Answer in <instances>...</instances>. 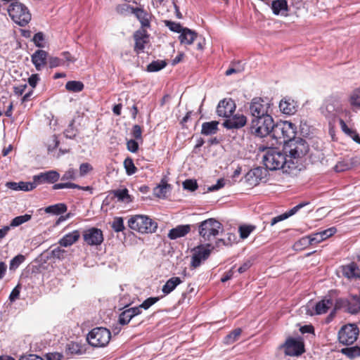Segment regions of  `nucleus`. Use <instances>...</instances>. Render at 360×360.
<instances>
[{"mask_svg": "<svg viewBox=\"0 0 360 360\" xmlns=\"http://www.w3.org/2000/svg\"><path fill=\"white\" fill-rule=\"evenodd\" d=\"M126 173L128 175H132L137 172V168L134 165L133 159L130 157H127L123 162Z\"/></svg>", "mask_w": 360, "mask_h": 360, "instance_id": "nucleus-44", "label": "nucleus"}, {"mask_svg": "<svg viewBox=\"0 0 360 360\" xmlns=\"http://www.w3.org/2000/svg\"><path fill=\"white\" fill-rule=\"evenodd\" d=\"M191 225H178L169 231L167 236L171 240H175L179 238L184 237L191 231Z\"/></svg>", "mask_w": 360, "mask_h": 360, "instance_id": "nucleus-23", "label": "nucleus"}, {"mask_svg": "<svg viewBox=\"0 0 360 360\" xmlns=\"http://www.w3.org/2000/svg\"><path fill=\"white\" fill-rule=\"evenodd\" d=\"M184 188L191 191H194L198 188V184L196 180L186 179L183 183Z\"/></svg>", "mask_w": 360, "mask_h": 360, "instance_id": "nucleus-53", "label": "nucleus"}, {"mask_svg": "<svg viewBox=\"0 0 360 360\" xmlns=\"http://www.w3.org/2000/svg\"><path fill=\"white\" fill-rule=\"evenodd\" d=\"M134 40V51L136 54L143 53L146 44L149 43V34L145 29H139L133 35Z\"/></svg>", "mask_w": 360, "mask_h": 360, "instance_id": "nucleus-15", "label": "nucleus"}, {"mask_svg": "<svg viewBox=\"0 0 360 360\" xmlns=\"http://www.w3.org/2000/svg\"><path fill=\"white\" fill-rule=\"evenodd\" d=\"M281 348L284 349V353L287 356H298L304 352V345L302 340L288 338L285 342L281 345Z\"/></svg>", "mask_w": 360, "mask_h": 360, "instance_id": "nucleus-11", "label": "nucleus"}, {"mask_svg": "<svg viewBox=\"0 0 360 360\" xmlns=\"http://www.w3.org/2000/svg\"><path fill=\"white\" fill-rule=\"evenodd\" d=\"M82 237L84 243L90 246L100 245L104 240L102 230L96 227H91L84 230Z\"/></svg>", "mask_w": 360, "mask_h": 360, "instance_id": "nucleus-13", "label": "nucleus"}, {"mask_svg": "<svg viewBox=\"0 0 360 360\" xmlns=\"http://www.w3.org/2000/svg\"><path fill=\"white\" fill-rule=\"evenodd\" d=\"M127 9H129L131 12L136 17L141 23L140 29H145L150 27V22L153 18V14L148 12L143 7H133L130 5H126Z\"/></svg>", "mask_w": 360, "mask_h": 360, "instance_id": "nucleus-14", "label": "nucleus"}, {"mask_svg": "<svg viewBox=\"0 0 360 360\" xmlns=\"http://www.w3.org/2000/svg\"><path fill=\"white\" fill-rule=\"evenodd\" d=\"M271 103L266 99L255 97L250 103L249 111L253 118L271 115Z\"/></svg>", "mask_w": 360, "mask_h": 360, "instance_id": "nucleus-10", "label": "nucleus"}, {"mask_svg": "<svg viewBox=\"0 0 360 360\" xmlns=\"http://www.w3.org/2000/svg\"><path fill=\"white\" fill-rule=\"evenodd\" d=\"M339 123H340V126L342 131L345 134H347V136L351 137L356 143H360V138H359V134L356 130L350 129L347 125L345 122L342 119L340 120Z\"/></svg>", "mask_w": 360, "mask_h": 360, "instance_id": "nucleus-33", "label": "nucleus"}, {"mask_svg": "<svg viewBox=\"0 0 360 360\" xmlns=\"http://www.w3.org/2000/svg\"><path fill=\"white\" fill-rule=\"evenodd\" d=\"M360 311V301L356 297L347 299L346 312L352 314H356Z\"/></svg>", "mask_w": 360, "mask_h": 360, "instance_id": "nucleus-35", "label": "nucleus"}, {"mask_svg": "<svg viewBox=\"0 0 360 360\" xmlns=\"http://www.w3.org/2000/svg\"><path fill=\"white\" fill-rule=\"evenodd\" d=\"M86 352L84 345L76 342H70L65 346V353L70 355H82Z\"/></svg>", "mask_w": 360, "mask_h": 360, "instance_id": "nucleus-26", "label": "nucleus"}, {"mask_svg": "<svg viewBox=\"0 0 360 360\" xmlns=\"http://www.w3.org/2000/svg\"><path fill=\"white\" fill-rule=\"evenodd\" d=\"M308 236L310 240L311 246H315L323 241V238H321L319 232L313 233Z\"/></svg>", "mask_w": 360, "mask_h": 360, "instance_id": "nucleus-57", "label": "nucleus"}, {"mask_svg": "<svg viewBox=\"0 0 360 360\" xmlns=\"http://www.w3.org/2000/svg\"><path fill=\"white\" fill-rule=\"evenodd\" d=\"M256 229V226L252 224L241 225L238 228L240 238L242 239L247 238L250 234Z\"/></svg>", "mask_w": 360, "mask_h": 360, "instance_id": "nucleus-40", "label": "nucleus"}, {"mask_svg": "<svg viewBox=\"0 0 360 360\" xmlns=\"http://www.w3.org/2000/svg\"><path fill=\"white\" fill-rule=\"evenodd\" d=\"M32 62L37 70H41L47 63L48 53L44 50H37L32 55Z\"/></svg>", "mask_w": 360, "mask_h": 360, "instance_id": "nucleus-21", "label": "nucleus"}, {"mask_svg": "<svg viewBox=\"0 0 360 360\" xmlns=\"http://www.w3.org/2000/svg\"><path fill=\"white\" fill-rule=\"evenodd\" d=\"M333 296L334 292L330 291L321 300L318 302L314 307L315 314L318 315L326 314L333 306Z\"/></svg>", "mask_w": 360, "mask_h": 360, "instance_id": "nucleus-18", "label": "nucleus"}, {"mask_svg": "<svg viewBox=\"0 0 360 360\" xmlns=\"http://www.w3.org/2000/svg\"><path fill=\"white\" fill-rule=\"evenodd\" d=\"M65 137L72 139L76 136V129L74 127V120L71 122L68 127L64 131Z\"/></svg>", "mask_w": 360, "mask_h": 360, "instance_id": "nucleus-54", "label": "nucleus"}, {"mask_svg": "<svg viewBox=\"0 0 360 360\" xmlns=\"http://www.w3.org/2000/svg\"><path fill=\"white\" fill-rule=\"evenodd\" d=\"M341 352L349 358H354L360 356V347L356 346L345 347L341 349Z\"/></svg>", "mask_w": 360, "mask_h": 360, "instance_id": "nucleus-45", "label": "nucleus"}, {"mask_svg": "<svg viewBox=\"0 0 360 360\" xmlns=\"http://www.w3.org/2000/svg\"><path fill=\"white\" fill-rule=\"evenodd\" d=\"M167 65L165 60H158L151 62L147 65V71L150 72H158L165 68Z\"/></svg>", "mask_w": 360, "mask_h": 360, "instance_id": "nucleus-39", "label": "nucleus"}, {"mask_svg": "<svg viewBox=\"0 0 360 360\" xmlns=\"http://www.w3.org/2000/svg\"><path fill=\"white\" fill-rule=\"evenodd\" d=\"M25 256L22 255H18L14 257L10 262V269L17 268L21 263L25 261Z\"/></svg>", "mask_w": 360, "mask_h": 360, "instance_id": "nucleus-55", "label": "nucleus"}, {"mask_svg": "<svg viewBox=\"0 0 360 360\" xmlns=\"http://www.w3.org/2000/svg\"><path fill=\"white\" fill-rule=\"evenodd\" d=\"M251 175H254L259 183V181L262 179V169L260 167H256L250 169L248 172V177H250Z\"/></svg>", "mask_w": 360, "mask_h": 360, "instance_id": "nucleus-62", "label": "nucleus"}, {"mask_svg": "<svg viewBox=\"0 0 360 360\" xmlns=\"http://www.w3.org/2000/svg\"><path fill=\"white\" fill-rule=\"evenodd\" d=\"M142 312L139 307H131L124 310L119 316L118 322L120 324L127 325L129 321L136 316Z\"/></svg>", "mask_w": 360, "mask_h": 360, "instance_id": "nucleus-20", "label": "nucleus"}, {"mask_svg": "<svg viewBox=\"0 0 360 360\" xmlns=\"http://www.w3.org/2000/svg\"><path fill=\"white\" fill-rule=\"evenodd\" d=\"M351 105L360 107V87L354 90L349 97Z\"/></svg>", "mask_w": 360, "mask_h": 360, "instance_id": "nucleus-49", "label": "nucleus"}, {"mask_svg": "<svg viewBox=\"0 0 360 360\" xmlns=\"http://www.w3.org/2000/svg\"><path fill=\"white\" fill-rule=\"evenodd\" d=\"M334 292L333 296V306L334 309L340 310L344 309L346 311L347 299L345 298H337V295L335 291H333Z\"/></svg>", "mask_w": 360, "mask_h": 360, "instance_id": "nucleus-42", "label": "nucleus"}, {"mask_svg": "<svg viewBox=\"0 0 360 360\" xmlns=\"http://www.w3.org/2000/svg\"><path fill=\"white\" fill-rule=\"evenodd\" d=\"M44 40V35L42 32H39L34 34L33 37V41L36 46L43 48L44 46L42 42Z\"/></svg>", "mask_w": 360, "mask_h": 360, "instance_id": "nucleus-58", "label": "nucleus"}, {"mask_svg": "<svg viewBox=\"0 0 360 360\" xmlns=\"http://www.w3.org/2000/svg\"><path fill=\"white\" fill-rule=\"evenodd\" d=\"M167 188H170V185L162 180L160 184L154 188V193L159 198L165 197Z\"/></svg>", "mask_w": 360, "mask_h": 360, "instance_id": "nucleus-43", "label": "nucleus"}, {"mask_svg": "<svg viewBox=\"0 0 360 360\" xmlns=\"http://www.w3.org/2000/svg\"><path fill=\"white\" fill-rule=\"evenodd\" d=\"M343 275L348 278H357L360 276V268L355 262H351L342 266Z\"/></svg>", "mask_w": 360, "mask_h": 360, "instance_id": "nucleus-28", "label": "nucleus"}, {"mask_svg": "<svg viewBox=\"0 0 360 360\" xmlns=\"http://www.w3.org/2000/svg\"><path fill=\"white\" fill-rule=\"evenodd\" d=\"M287 161L288 157H286V155H285L274 148L269 149L263 158L264 165L269 170L283 168Z\"/></svg>", "mask_w": 360, "mask_h": 360, "instance_id": "nucleus-8", "label": "nucleus"}, {"mask_svg": "<svg viewBox=\"0 0 360 360\" xmlns=\"http://www.w3.org/2000/svg\"><path fill=\"white\" fill-rule=\"evenodd\" d=\"M242 330L240 328H236L227 335L225 338L226 343L232 344L236 341L240 336Z\"/></svg>", "mask_w": 360, "mask_h": 360, "instance_id": "nucleus-48", "label": "nucleus"}, {"mask_svg": "<svg viewBox=\"0 0 360 360\" xmlns=\"http://www.w3.org/2000/svg\"><path fill=\"white\" fill-rule=\"evenodd\" d=\"M7 10L12 20L20 27L27 25L31 20L32 15L30 10L20 2H12Z\"/></svg>", "mask_w": 360, "mask_h": 360, "instance_id": "nucleus-4", "label": "nucleus"}, {"mask_svg": "<svg viewBox=\"0 0 360 360\" xmlns=\"http://www.w3.org/2000/svg\"><path fill=\"white\" fill-rule=\"evenodd\" d=\"M115 197L117 198L119 201L129 202H131V198L129 194L127 188L117 189L112 191Z\"/></svg>", "mask_w": 360, "mask_h": 360, "instance_id": "nucleus-36", "label": "nucleus"}, {"mask_svg": "<svg viewBox=\"0 0 360 360\" xmlns=\"http://www.w3.org/2000/svg\"><path fill=\"white\" fill-rule=\"evenodd\" d=\"M279 108L285 115H293L297 111L294 101L285 98L280 101Z\"/></svg>", "mask_w": 360, "mask_h": 360, "instance_id": "nucleus-27", "label": "nucleus"}, {"mask_svg": "<svg viewBox=\"0 0 360 360\" xmlns=\"http://www.w3.org/2000/svg\"><path fill=\"white\" fill-rule=\"evenodd\" d=\"M93 170V167L88 162L82 163L79 166V175L81 176H85L89 172Z\"/></svg>", "mask_w": 360, "mask_h": 360, "instance_id": "nucleus-59", "label": "nucleus"}, {"mask_svg": "<svg viewBox=\"0 0 360 360\" xmlns=\"http://www.w3.org/2000/svg\"><path fill=\"white\" fill-rule=\"evenodd\" d=\"M311 246L309 236H303L300 240L296 241L293 245L294 249L297 251H301Z\"/></svg>", "mask_w": 360, "mask_h": 360, "instance_id": "nucleus-41", "label": "nucleus"}, {"mask_svg": "<svg viewBox=\"0 0 360 360\" xmlns=\"http://www.w3.org/2000/svg\"><path fill=\"white\" fill-rule=\"evenodd\" d=\"M32 218V216L30 214H25L24 215H20L15 217L14 219H12L11 222V226H18L29 220H30Z\"/></svg>", "mask_w": 360, "mask_h": 360, "instance_id": "nucleus-47", "label": "nucleus"}, {"mask_svg": "<svg viewBox=\"0 0 360 360\" xmlns=\"http://www.w3.org/2000/svg\"><path fill=\"white\" fill-rule=\"evenodd\" d=\"M63 355L60 352H49L46 354V360H62Z\"/></svg>", "mask_w": 360, "mask_h": 360, "instance_id": "nucleus-64", "label": "nucleus"}, {"mask_svg": "<svg viewBox=\"0 0 360 360\" xmlns=\"http://www.w3.org/2000/svg\"><path fill=\"white\" fill-rule=\"evenodd\" d=\"M111 227L115 232L118 233L123 231L125 229L123 218L120 217H115L111 224Z\"/></svg>", "mask_w": 360, "mask_h": 360, "instance_id": "nucleus-46", "label": "nucleus"}, {"mask_svg": "<svg viewBox=\"0 0 360 360\" xmlns=\"http://www.w3.org/2000/svg\"><path fill=\"white\" fill-rule=\"evenodd\" d=\"M68 210V207L65 203H57L48 206L45 208V212L49 214L59 215L65 213Z\"/></svg>", "mask_w": 360, "mask_h": 360, "instance_id": "nucleus-34", "label": "nucleus"}, {"mask_svg": "<svg viewBox=\"0 0 360 360\" xmlns=\"http://www.w3.org/2000/svg\"><path fill=\"white\" fill-rule=\"evenodd\" d=\"M80 238V233L78 230H75L71 233L65 234L58 241L60 246L69 247L75 243Z\"/></svg>", "mask_w": 360, "mask_h": 360, "instance_id": "nucleus-24", "label": "nucleus"}, {"mask_svg": "<svg viewBox=\"0 0 360 360\" xmlns=\"http://www.w3.org/2000/svg\"><path fill=\"white\" fill-rule=\"evenodd\" d=\"M338 103V100L335 96H330L326 100L324 105L322 106V110H325L329 114H333L335 110V103Z\"/></svg>", "mask_w": 360, "mask_h": 360, "instance_id": "nucleus-37", "label": "nucleus"}, {"mask_svg": "<svg viewBox=\"0 0 360 360\" xmlns=\"http://www.w3.org/2000/svg\"><path fill=\"white\" fill-rule=\"evenodd\" d=\"M236 103L231 98H224L219 101L217 107V114L219 117L229 118L236 110Z\"/></svg>", "mask_w": 360, "mask_h": 360, "instance_id": "nucleus-16", "label": "nucleus"}, {"mask_svg": "<svg viewBox=\"0 0 360 360\" xmlns=\"http://www.w3.org/2000/svg\"><path fill=\"white\" fill-rule=\"evenodd\" d=\"M60 179V174L57 171L49 170L45 172H41L33 176V182L35 188L42 184H54Z\"/></svg>", "mask_w": 360, "mask_h": 360, "instance_id": "nucleus-17", "label": "nucleus"}, {"mask_svg": "<svg viewBox=\"0 0 360 360\" xmlns=\"http://www.w3.org/2000/svg\"><path fill=\"white\" fill-rule=\"evenodd\" d=\"M48 63L50 68H54L65 65L64 60L58 57H50L48 60Z\"/></svg>", "mask_w": 360, "mask_h": 360, "instance_id": "nucleus-52", "label": "nucleus"}, {"mask_svg": "<svg viewBox=\"0 0 360 360\" xmlns=\"http://www.w3.org/2000/svg\"><path fill=\"white\" fill-rule=\"evenodd\" d=\"M8 186L15 191H30L35 188L34 182H9Z\"/></svg>", "mask_w": 360, "mask_h": 360, "instance_id": "nucleus-31", "label": "nucleus"}, {"mask_svg": "<svg viewBox=\"0 0 360 360\" xmlns=\"http://www.w3.org/2000/svg\"><path fill=\"white\" fill-rule=\"evenodd\" d=\"M214 247L210 243H207L206 247L204 245H198L193 249V254L191 258V266L196 269L199 267L201 264L208 259L211 254V251Z\"/></svg>", "mask_w": 360, "mask_h": 360, "instance_id": "nucleus-12", "label": "nucleus"}, {"mask_svg": "<svg viewBox=\"0 0 360 360\" xmlns=\"http://www.w3.org/2000/svg\"><path fill=\"white\" fill-rule=\"evenodd\" d=\"M337 231V229L335 227H330L329 229H327L326 230L319 231V234L323 238V241L326 240L327 238L331 237L333 236Z\"/></svg>", "mask_w": 360, "mask_h": 360, "instance_id": "nucleus-56", "label": "nucleus"}, {"mask_svg": "<svg viewBox=\"0 0 360 360\" xmlns=\"http://www.w3.org/2000/svg\"><path fill=\"white\" fill-rule=\"evenodd\" d=\"M84 88V85L80 81H69L65 84V89L70 92H80Z\"/></svg>", "mask_w": 360, "mask_h": 360, "instance_id": "nucleus-38", "label": "nucleus"}, {"mask_svg": "<svg viewBox=\"0 0 360 360\" xmlns=\"http://www.w3.org/2000/svg\"><path fill=\"white\" fill-rule=\"evenodd\" d=\"M349 168H350V165L344 161L338 162L334 167L335 172H345V171L349 169Z\"/></svg>", "mask_w": 360, "mask_h": 360, "instance_id": "nucleus-61", "label": "nucleus"}, {"mask_svg": "<svg viewBox=\"0 0 360 360\" xmlns=\"http://www.w3.org/2000/svg\"><path fill=\"white\" fill-rule=\"evenodd\" d=\"M271 10L274 14L284 15L288 11V2L286 0H274L271 2ZM286 15V14H285Z\"/></svg>", "mask_w": 360, "mask_h": 360, "instance_id": "nucleus-29", "label": "nucleus"}, {"mask_svg": "<svg viewBox=\"0 0 360 360\" xmlns=\"http://www.w3.org/2000/svg\"><path fill=\"white\" fill-rule=\"evenodd\" d=\"M218 124L219 122L217 121L204 122L202 124L201 134L206 136L216 134L218 130Z\"/></svg>", "mask_w": 360, "mask_h": 360, "instance_id": "nucleus-32", "label": "nucleus"}, {"mask_svg": "<svg viewBox=\"0 0 360 360\" xmlns=\"http://www.w3.org/2000/svg\"><path fill=\"white\" fill-rule=\"evenodd\" d=\"M111 339V332L104 327H96L86 336L88 343L94 347H104Z\"/></svg>", "mask_w": 360, "mask_h": 360, "instance_id": "nucleus-6", "label": "nucleus"}, {"mask_svg": "<svg viewBox=\"0 0 360 360\" xmlns=\"http://www.w3.org/2000/svg\"><path fill=\"white\" fill-rule=\"evenodd\" d=\"M247 123V117L243 115H235L233 117L229 118L224 121L223 125L229 129H240L244 127Z\"/></svg>", "mask_w": 360, "mask_h": 360, "instance_id": "nucleus-19", "label": "nucleus"}, {"mask_svg": "<svg viewBox=\"0 0 360 360\" xmlns=\"http://www.w3.org/2000/svg\"><path fill=\"white\" fill-rule=\"evenodd\" d=\"M359 335V328L355 323L342 326L338 331L339 342L343 345H353Z\"/></svg>", "mask_w": 360, "mask_h": 360, "instance_id": "nucleus-9", "label": "nucleus"}, {"mask_svg": "<svg viewBox=\"0 0 360 360\" xmlns=\"http://www.w3.org/2000/svg\"><path fill=\"white\" fill-rule=\"evenodd\" d=\"M129 227L140 233H153L157 231L158 223L147 215L136 214L128 220Z\"/></svg>", "mask_w": 360, "mask_h": 360, "instance_id": "nucleus-3", "label": "nucleus"}, {"mask_svg": "<svg viewBox=\"0 0 360 360\" xmlns=\"http://www.w3.org/2000/svg\"><path fill=\"white\" fill-rule=\"evenodd\" d=\"M296 134V125L289 121H281L275 124L272 131L273 137L280 143H283L284 146L295 139Z\"/></svg>", "mask_w": 360, "mask_h": 360, "instance_id": "nucleus-2", "label": "nucleus"}, {"mask_svg": "<svg viewBox=\"0 0 360 360\" xmlns=\"http://www.w3.org/2000/svg\"><path fill=\"white\" fill-rule=\"evenodd\" d=\"M274 121L271 115L252 118L250 130L252 134L257 137H265L272 133L274 127Z\"/></svg>", "mask_w": 360, "mask_h": 360, "instance_id": "nucleus-5", "label": "nucleus"}, {"mask_svg": "<svg viewBox=\"0 0 360 360\" xmlns=\"http://www.w3.org/2000/svg\"><path fill=\"white\" fill-rule=\"evenodd\" d=\"M308 204H309L308 202H301V203L297 205L296 206L293 207L292 208H291L290 210H289L286 212L272 218L271 221H270V225L271 226H274L276 224H277L278 222L288 219V217H290L294 215L295 214H296L301 208L304 207V206H306Z\"/></svg>", "mask_w": 360, "mask_h": 360, "instance_id": "nucleus-22", "label": "nucleus"}, {"mask_svg": "<svg viewBox=\"0 0 360 360\" xmlns=\"http://www.w3.org/2000/svg\"><path fill=\"white\" fill-rule=\"evenodd\" d=\"M165 25L172 32H177V33H181L183 30L184 29L182 27L180 23L175 22L171 20H165Z\"/></svg>", "mask_w": 360, "mask_h": 360, "instance_id": "nucleus-51", "label": "nucleus"}, {"mask_svg": "<svg viewBox=\"0 0 360 360\" xmlns=\"http://www.w3.org/2000/svg\"><path fill=\"white\" fill-rule=\"evenodd\" d=\"M283 150L286 157L294 163L304 158L309 150V146L307 142L302 138H295L284 146Z\"/></svg>", "mask_w": 360, "mask_h": 360, "instance_id": "nucleus-1", "label": "nucleus"}, {"mask_svg": "<svg viewBox=\"0 0 360 360\" xmlns=\"http://www.w3.org/2000/svg\"><path fill=\"white\" fill-rule=\"evenodd\" d=\"M198 38V33L187 27H184L179 39L182 44L191 45Z\"/></svg>", "mask_w": 360, "mask_h": 360, "instance_id": "nucleus-25", "label": "nucleus"}, {"mask_svg": "<svg viewBox=\"0 0 360 360\" xmlns=\"http://www.w3.org/2000/svg\"><path fill=\"white\" fill-rule=\"evenodd\" d=\"M181 283L182 281L179 277H172L162 286V291L165 295H167L172 292Z\"/></svg>", "mask_w": 360, "mask_h": 360, "instance_id": "nucleus-30", "label": "nucleus"}, {"mask_svg": "<svg viewBox=\"0 0 360 360\" xmlns=\"http://www.w3.org/2000/svg\"><path fill=\"white\" fill-rule=\"evenodd\" d=\"M131 134L136 140L142 141V129L141 126L135 124L132 127Z\"/></svg>", "mask_w": 360, "mask_h": 360, "instance_id": "nucleus-60", "label": "nucleus"}, {"mask_svg": "<svg viewBox=\"0 0 360 360\" xmlns=\"http://www.w3.org/2000/svg\"><path fill=\"white\" fill-rule=\"evenodd\" d=\"M127 150L131 153H136L139 150V143L134 139H130L127 142Z\"/></svg>", "mask_w": 360, "mask_h": 360, "instance_id": "nucleus-63", "label": "nucleus"}, {"mask_svg": "<svg viewBox=\"0 0 360 360\" xmlns=\"http://www.w3.org/2000/svg\"><path fill=\"white\" fill-rule=\"evenodd\" d=\"M159 297H150L145 300L139 306L137 307L139 308L140 310L141 309H144L145 310L149 309L152 305L155 304L158 301H159Z\"/></svg>", "mask_w": 360, "mask_h": 360, "instance_id": "nucleus-50", "label": "nucleus"}, {"mask_svg": "<svg viewBox=\"0 0 360 360\" xmlns=\"http://www.w3.org/2000/svg\"><path fill=\"white\" fill-rule=\"evenodd\" d=\"M222 229V224L214 218L204 220L198 224L199 235L204 241H211Z\"/></svg>", "mask_w": 360, "mask_h": 360, "instance_id": "nucleus-7", "label": "nucleus"}]
</instances>
